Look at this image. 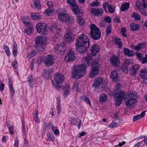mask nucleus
I'll return each instance as SVG.
<instances>
[{
    "label": "nucleus",
    "instance_id": "26",
    "mask_svg": "<svg viewBox=\"0 0 147 147\" xmlns=\"http://www.w3.org/2000/svg\"><path fill=\"white\" fill-rule=\"evenodd\" d=\"M65 91L63 92V95L66 97L68 95L70 91V86L68 84H66L64 88Z\"/></svg>",
    "mask_w": 147,
    "mask_h": 147
},
{
    "label": "nucleus",
    "instance_id": "22",
    "mask_svg": "<svg viewBox=\"0 0 147 147\" xmlns=\"http://www.w3.org/2000/svg\"><path fill=\"white\" fill-rule=\"evenodd\" d=\"M34 46L35 49L39 52H43L45 50V46L44 44L34 45Z\"/></svg>",
    "mask_w": 147,
    "mask_h": 147
},
{
    "label": "nucleus",
    "instance_id": "37",
    "mask_svg": "<svg viewBox=\"0 0 147 147\" xmlns=\"http://www.w3.org/2000/svg\"><path fill=\"white\" fill-rule=\"evenodd\" d=\"M78 22L79 24L81 26H83L85 25V22L84 20L80 16H77Z\"/></svg>",
    "mask_w": 147,
    "mask_h": 147
},
{
    "label": "nucleus",
    "instance_id": "63",
    "mask_svg": "<svg viewBox=\"0 0 147 147\" xmlns=\"http://www.w3.org/2000/svg\"><path fill=\"white\" fill-rule=\"evenodd\" d=\"M113 20L117 23H120L121 21L119 18L117 16L115 17L114 18Z\"/></svg>",
    "mask_w": 147,
    "mask_h": 147
},
{
    "label": "nucleus",
    "instance_id": "1",
    "mask_svg": "<svg viewBox=\"0 0 147 147\" xmlns=\"http://www.w3.org/2000/svg\"><path fill=\"white\" fill-rule=\"evenodd\" d=\"M90 43L89 37L85 34L78 35L75 45L76 51L80 54H85L89 46Z\"/></svg>",
    "mask_w": 147,
    "mask_h": 147
},
{
    "label": "nucleus",
    "instance_id": "5",
    "mask_svg": "<svg viewBox=\"0 0 147 147\" xmlns=\"http://www.w3.org/2000/svg\"><path fill=\"white\" fill-rule=\"evenodd\" d=\"M54 77L56 83L53 80L51 81V83L55 87L60 88L61 87L60 84L62 83L64 80L63 75L61 74L57 73L55 74Z\"/></svg>",
    "mask_w": 147,
    "mask_h": 147
},
{
    "label": "nucleus",
    "instance_id": "10",
    "mask_svg": "<svg viewBox=\"0 0 147 147\" xmlns=\"http://www.w3.org/2000/svg\"><path fill=\"white\" fill-rule=\"evenodd\" d=\"M139 72L140 76L143 79V83L147 84V67H144L143 69H141Z\"/></svg>",
    "mask_w": 147,
    "mask_h": 147
},
{
    "label": "nucleus",
    "instance_id": "31",
    "mask_svg": "<svg viewBox=\"0 0 147 147\" xmlns=\"http://www.w3.org/2000/svg\"><path fill=\"white\" fill-rule=\"evenodd\" d=\"M143 45V44L142 43H139L136 46H135L132 44L131 45V47L133 49L139 51L142 48Z\"/></svg>",
    "mask_w": 147,
    "mask_h": 147
},
{
    "label": "nucleus",
    "instance_id": "8",
    "mask_svg": "<svg viewBox=\"0 0 147 147\" xmlns=\"http://www.w3.org/2000/svg\"><path fill=\"white\" fill-rule=\"evenodd\" d=\"M122 85L119 83H117L114 86L115 88L113 91H111L109 92V95L112 97H116L121 92H119V89L121 88ZM121 92H123L122 91ZM125 93V92H124Z\"/></svg>",
    "mask_w": 147,
    "mask_h": 147
},
{
    "label": "nucleus",
    "instance_id": "27",
    "mask_svg": "<svg viewBox=\"0 0 147 147\" xmlns=\"http://www.w3.org/2000/svg\"><path fill=\"white\" fill-rule=\"evenodd\" d=\"M76 58V56H65L64 60L66 62H69L74 61Z\"/></svg>",
    "mask_w": 147,
    "mask_h": 147
},
{
    "label": "nucleus",
    "instance_id": "41",
    "mask_svg": "<svg viewBox=\"0 0 147 147\" xmlns=\"http://www.w3.org/2000/svg\"><path fill=\"white\" fill-rule=\"evenodd\" d=\"M66 3L72 7L75 6L76 2L75 0H67Z\"/></svg>",
    "mask_w": 147,
    "mask_h": 147
},
{
    "label": "nucleus",
    "instance_id": "24",
    "mask_svg": "<svg viewBox=\"0 0 147 147\" xmlns=\"http://www.w3.org/2000/svg\"><path fill=\"white\" fill-rule=\"evenodd\" d=\"M129 26L130 30L134 31L138 30L140 26L139 24L135 23H131L130 24Z\"/></svg>",
    "mask_w": 147,
    "mask_h": 147
},
{
    "label": "nucleus",
    "instance_id": "3",
    "mask_svg": "<svg viewBox=\"0 0 147 147\" xmlns=\"http://www.w3.org/2000/svg\"><path fill=\"white\" fill-rule=\"evenodd\" d=\"M128 97H125V104L127 108L131 109L134 107L136 98L138 97L137 93L134 91H130L127 94Z\"/></svg>",
    "mask_w": 147,
    "mask_h": 147
},
{
    "label": "nucleus",
    "instance_id": "4",
    "mask_svg": "<svg viewBox=\"0 0 147 147\" xmlns=\"http://www.w3.org/2000/svg\"><path fill=\"white\" fill-rule=\"evenodd\" d=\"M90 35L92 38L94 40L99 39L101 36L100 29L94 24H92L90 26Z\"/></svg>",
    "mask_w": 147,
    "mask_h": 147
},
{
    "label": "nucleus",
    "instance_id": "57",
    "mask_svg": "<svg viewBox=\"0 0 147 147\" xmlns=\"http://www.w3.org/2000/svg\"><path fill=\"white\" fill-rule=\"evenodd\" d=\"M75 52V51L70 50L67 53L66 55H75L76 54Z\"/></svg>",
    "mask_w": 147,
    "mask_h": 147
},
{
    "label": "nucleus",
    "instance_id": "59",
    "mask_svg": "<svg viewBox=\"0 0 147 147\" xmlns=\"http://www.w3.org/2000/svg\"><path fill=\"white\" fill-rule=\"evenodd\" d=\"M12 66L14 69H16L18 67V64L17 62L16 61H13L12 63Z\"/></svg>",
    "mask_w": 147,
    "mask_h": 147
},
{
    "label": "nucleus",
    "instance_id": "42",
    "mask_svg": "<svg viewBox=\"0 0 147 147\" xmlns=\"http://www.w3.org/2000/svg\"><path fill=\"white\" fill-rule=\"evenodd\" d=\"M38 110H36L34 114L33 117L34 120L36 123H38L39 122V119L38 115Z\"/></svg>",
    "mask_w": 147,
    "mask_h": 147
},
{
    "label": "nucleus",
    "instance_id": "19",
    "mask_svg": "<svg viewBox=\"0 0 147 147\" xmlns=\"http://www.w3.org/2000/svg\"><path fill=\"white\" fill-rule=\"evenodd\" d=\"M98 72L99 69L98 68H92L89 77L91 78H94L98 75Z\"/></svg>",
    "mask_w": 147,
    "mask_h": 147
},
{
    "label": "nucleus",
    "instance_id": "49",
    "mask_svg": "<svg viewBox=\"0 0 147 147\" xmlns=\"http://www.w3.org/2000/svg\"><path fill=\"white\" fill-rule=\"evenodd\" d=\"M32 28L30 27L25 29L24 30V32L27 35H29L32 34Z\"/></svg>",
    "mask_w": 147,
    "mask_h": 147
},
{
    "label": "nucleus",
    "instance_id": "39",
    "mask_svg": "<svg viewBox=\"0 0 147 147\" xmlns=\"http://www.w3.org/2000/svg\"><path fill=\"white\" fill-rule=\"evenodd\" d=\"M17 44L16 42L14 41L13 43V48L12 50V53L13 55H17L18 51Z\"/></svg>",
    "mask_w": 147,
    "mask_h": 147
},
{
    "label": "nucleus",
    "instance_id": "46",
    "mask_svg": "<svg viewBox=\"0 0 147 147\" xmlns=\"http://www.w3.org/2000/svg\"><path fill=\"white\" fill-rule=\"evenodd\" d=\"M3 48L7 55H10V52L9 47L6 45H4L3 46Z\"/></svg>",
    "mask_w": 147,
    "mask_h": 147
},
{
    "label": "nucleus",
    "instance_id": "14",
    "mask_svg": "<svg viewBox=\"0 0 147 147\" xmlns=\"http://www.w3.org/2000/svg\"><path fill=\"white\" fill-rule=\"evenodd\" d=\"M103 78L101 77H97L94 80L92 86L94 88H98L102 83Z\"/></svg>",
    "mask_w": 147,
    "mask_h": 147
},
{
    "label": "nucleus",
    "instance_id": "40",
    "mask_svg": "<svg viewBox=\"0 0 147 147\" xmlns=\"http://www.w3.org/2000/svg\"><path fill=\"white\" fill-rule=\"evenodd\" d=\"M119 70L122 72L125 73H127L128 72V69L127 66L124 65H121V67H118Z\"/></svg>",
    "mask_w": 147,
    "mask_h": 147
},
{
    "label": "nucleus",
    "instance_id": "50",
    "mask_svg": "<svg viewBox=\"0 0 147 147\" xmlns=\"http://www.w3.org/2000/svg\"><path fill=\"white\" fill-rule=\"evenodd\" d=\"M108 9L109 12L111 13H113L115 12V8L111 4L108 5Z\"/></svg>",
    "mask_w": 147,
    "mask_h": 147
},
{
    "label": "nucleus",
    "instance_id": "61",
    "mask_svg": "<svg viewBox=\"0 0 147 147\" xmlns=\"http://www.w3.org/2000/svg\"><path fill=\"white\" fill-rule=\"evenodd\" d=\"M9 89L10 91L11 92L12 95H13L15 93V91L13 86H9Z\"/></svg>",
    "mask_w": 147,
    "mask_h": 147
},
{
    "label": "nucleus",
    "instance_id": "20",
    "mask_svg": "<svg viewBox=\"0 0 147 147\" xmlns=\"http://www.w3.org/2000/svg\"><path fill=\"white\" fill-rule=\"evenodd\" d=\"M82 61L84 62H86L88 66L91 65V62L93 60L92 56H86V57L82 59Z\"/></svg>",
    "mask_w": 147,
    "mask_h": 147
},
{
    "label": "nucleus",
    "instance_id": "7",
    "mask_svg": "<svg viewBox=\"0 0 147 147\" xmlns=\"http://www.w3.org/2000/svg\"><path fill=\"white\" fill-rule=\"evenodd\" d=\"M55 60L53 56H47L45 57V65L47 67L52 66L55 63Z\"/></svg>",
    "mask_w": 147,
    "mask_h": 147
},
{
    "label": "nucleus",
    "instance_id": "30",
    "mask_svg": "<svg viewBox=\"0 0 147 147\" xmlns=\"http://www.w3.org/2000/svg\"><path fill=\"white\" fill-rule=\"evenodd\" d=\"M137 58L141 61L142 64L147 63V56H136Z\"/></svg>",
    "mask_w": 147,
    "mask_h": 147
},
{
    "label": "nucleus",
    "instance_id": "54",
    "mask_svg": "<svg viewBox=\"0 0 147 147\" xmlns=\"http://www.w3.org/2000/svg\"><path fill=\"white\" fill-rule=\"evenodd\" d=\"M110 5V4H109V3L107 2L104 3L102 5V7L104 9L105 11L106 12H108L107 9V6H108V5Z\"/></svg>",
    "mask_w": 147,
    "mask_h": 147
},
{
    "label": "nucleus",
    "instance_id": "29",
    "mask_svg": "<svg viewBox=\"0 0 147 147\" xmlns=\"http://www.w3.org/2000/svg\"><path fill=\"white\" fill-rule=\"evenodd\" d=\"M30 17L33 20H38L41 17V16L38 13H32L30 14Z\"/></svg>",
    "mask_w": 147,
    "mask_h": 147
},
{
    "label": "nucleus",
    "instance_id": "11",
    "mask_svg": "<svg viewBox=\"0 0 147 147\" xmlns=\"http://www.w3.org/2000/svg\"><path fill=\"white\" fill-rule=\"evenodd\" d=\"M58 16L59 20L62 22H68L70 21V16L66 13H59Z\"/></svg>",
    "mask_w": 147,
    "mask_h": 147
},
{
    "label": "nucleus",
    "instance_id": "15",
    "mask_svg": "<svg viewBox=\"0 0 147 147\" xmlns=\"http://www.w3.org/2000/svg\"><path fill=\"white\" fill-rule=\"evenodd\" d=\"M140 69L139 65L136 64L131 67L129 70L130 74L132 76H135Z\"/></svg>",
    "mask_w": 147,
    "mask_h": 147
},
{
    "label": "nucleus",
    "instance_id": "44",
    "mask_svg": "<svg viewBox=\"0 0 147 147\" xmlns=\"http://www.w3.org/2000/svg\"><path fill=\"white\" fill-rule=\"evenodd\" d=\"M65 39L67 42H72L73 39L72 37L69 34H66L65 35Z\"/></svg>",
    "mask_w": 147,
    "mask_h": 147
},
{
    "label": "nucleus",
    "instance_id": "16",
    "mask_svg": "<svg viewBox=\"0 0 147 147\" xmlns=\"http://www.w3.org/2000/svg\"><path fill=\"white\" fill-rule=\"evenodd\" d=\"M99 47L98 45L93 44L92 46L91 49V55L88 54L87 55H96V54L99 51Z\"/></svg>",
    "mask_w": 147,
    "mask_h": 147
},
{
    "label": "nucleus",
    "instance_id": "58",
    "mask_svg": "<svg viewBox=\"0 0 147 147\" xmlns=\"http://www.w3.org/2000/svg\"><path fill=\"white\" fill-rule=\"evenodd\" d=\"M104 19L107 22L109 23H110L111 22V19L109 16H105Z\"/></svg>",
    "mask_w": 147,
    "mask_h": 147
},
{
    "label": "nucleus",
    "instance_id": "13",
    "mask_svg": "<svg viewBox=\"0 0 147 147\" xmlns=\"http://www.w3.org/2000/svg\"><path fill=\"white\" fill-rule=\"evenodd\" d=\"M90 11L92 14L94 16L100 17L103 14V10L101 8H91Z\"/></svg>",
    "mask_w": 147,
    "mask_h": 147
},
{
    "label": "nucleus",
    "instance_id": "9",
    "mask_svg": "<svg viewBox=\"0 0 147 147\" xmlns=\"http://www.w3.org/2000/svg\"><path fill=\"white\" fill-rule=\"evenodd\" d=\"M113 97L115 99V105L118 106L121 104L122 100L125 99V92H121L117 96Z\"/></svg>",
    "mask_w": 147,
    "mask_h": 147
},
{
    "label": "nucleus",
    "instance_id": "34",
    "mask_svg": "<svg viewBox=\"0 0 147 147\" xmlns=\"http://www.w3.org/2000/svg\"><path fill=\"white\" fill-rule=\"evenodd\" d=\"M129 6V4L128 3H124L122 4L121 7V10L124 11L126 9H127Z\"/></svg>",
    "mask_w": 147,
    "mask_h": 147
},
{
    "label": "nucleus",
    "instance_id": "23",
    "mask_svg": "<svg viewBox=\"0 0 147 147\" xmlns=\"http://www.w3.org/2000/svg\"><path fill=\"white\" fill-rule=\"evenodd\" d=\"M81 120L77 118L72 119L71 123L75 125H78V129L80 128L81 124Z\"/></svg>",
    "mask_w": 147,
    "mask_h": 147
},
{
    "label": "nucleus",
    "instance_id": "6",
    "mask_svg": "<svg viewBox=\"0 0 147 147\" xmlns=\"http://www.w3.org/2000/svg\"><path fill=\"white\" fill-rule=\"evenodd\" d=\"M47 27V24L42 22L38 23L36 24L37 32L43 35L47 34L48 33Z\"/></svg>",
    "mask_w": 147,
    "mask_h": 147
},
{
    "label": "nucleus",
    "instance_id": "33",
    "mask_svg": "<svg viewBox=\"0 0 147 147\" xmlns=\"http://www.w3.org/2000/svg\"><path fill=\"white\" fill-rule=\"evenodd\" d=\"M72 10L75 14H79L80 13V9L76 4L75 6L72 7Z\"/></svg>",
    "mask_w": 147,
    "mask_h": 147
},
{
    "label": "nucleus",
    "instance_id": "17",
    "mask_svg": "<svg viewBox=\"0 0 147 147\" xmlns=\"http://www.w3.org/2000/svg\"><path fill=\"white\" fill-rule=\"evenodd\" d=\"M45 41V38L43 36H39L37 37L35 39L34 45L44 44Z\"/></svg>",
    "mask_w": 147,
    "mask_h": 147
},
{
    "label": "nucleus",
    "instance_id": "45",
    "mask_svg": "<svg viewBox=\"0 0 147 147\" xmlns=\"http://www.w3.org/2000/svg\"><path fill=\"white\" fill-rule=\"evenodd\" d=\"M91 65L92 66V68H98L99 69V64L98 62L96 60H94L92 61V62L91 63Z\"/></svg>",
    "mask_w": 147,
    "mask_h": 147
},
{
    "label": "nucleus",
    "instance_id": "51",
    "mask_svg": "<svg viewBox=\"0 0 147 147\" xmlns=\"http://www.w3.org/2000/svg\"><path fill=\"white\" fill-rule=\"evenodd\" d=\"M140 13L146 16H147V13L146 12L144 8L142 7L138 9Z\"/></svg>",
    "mask_w": 147,
    "mask_h": 147
},
{
    "label": "nucleus",
    "instance_id": "35",
    "mask_svg": "<svg viewBox=\"0 0 147 147\" xmlns=\"http://www.w3.org/2000/svg\"><path fill=\"white\" fill-rule=\"evenodd\" d=\"M131 17L134 18L135 20H140L141 19L140 16L138 13L133 12L131 15Z\"/></svg>",
    "mask_w": 147,
    "mask_h": 147
},
{
    "label": "nucleus",
    "instance_id": "43",
    "mask_svg": "<svg viewBox=\"0 0 147 147\" xmlns=\"http://www.w3.org/2000/svg\"><path fill=\"white\" fill-rule=\"evenodd\" d=\"M21 20L23 23L25 25H28L30 23L28 21V18L26 16L23 17L21 18Z\"/></svg>",
    "mask_w": 147,
    "mask_h": 147
},
{
    "label": "nucleus",
    "instance_id": "53",
    "mask_svg": "<svg viewBox=\"0 0 147 147\" xmlns=\"http://www.w3.org/2000/svg\"><path fill=\"white\" fill-rule=\"evenodd\" d=\"M142 5L141 3L140 0H137L135 5V6L137 8V9H140L142 7L141 6Z\"/></svg>",
    "mask_w": 147,
    "mask_h": 147
},
{
    "label": "nucleus",
    "instance_id": "60",
    "mask_svg": "<svg viewBox=\"0 0 147 147\" xmlns=\"http://www.w3.org/2000/svg\"><path fill=\"white\" fill-rule=\"evenodd\" d=\"M45 58H44L42 57H41L40 58L38 59L37 60V63L38 64H40L43 61L44 62Z\"/></svg>",
    "mask_w": 147,
    "mask_h": 147
},
{
    "label": "nucleus",
    "instance_id": "32",
    "mask_svg": "<svg viewBox=\"0 0 147 147\" xmlns=\"http://www.w3.org/2000/svg\"><path fill=\"white\" fill-rule=\"evenodd\" d=\"M123 52L125 55H134V53L133 51H131L126 48H123Z\"/></svg>",
    "mask_w": 147,
    "mask_h": 147
},
{
    "label": "nucleus",
    "instance_id": "56",
    "mask_svg": "<svg viewBox=\"0 0 147 147\" xmlns=\"http://www.w3.org/2000/svg\"><path fill=\"white\" fill-rule=\"evenodd\" d=\"M99 3L97 2V0H96L90 3V5L91 7L97 6L99 5Z\"/></svg>",
    "mask_w": 147,
    "mask_h": 147
},
{
    "label": "nucleus",
    "instance_id": "28",
    "mask_svg": "<svg viewBox=\"0 0 147 147\" xmlns=\"http://www.w3.org/2000/svg\"><path fill=\"white\" fill-rule=\"evenodd\" d=\"M27 80L30 85V87L31 88H32L34 87V80L33 78L32 75H31V76L28 77L27 78Z\"/></svg>",
    "mask_w": 147,
    "mask_h": 147
},
{
    "label": "nucleus",
    "instance_id": "62",
    "mask_svg": "<svg viewBox=\"0 0 147 147\" xmlns=\"http://www.w3.org/2000/svg\"><path fill=\"white\" fill-rule=\"evenodd\" d=\"M140 118V115H138L134 117L133 118V121H135L138 120Z\"/></svg>",
    "mask_w": 147,
    "mask_h": 147
},
{
    "label": "nucleus",
    "instance_id": "55",
    "mask_svg": "<svg viewBox=\"0 0 147 147\" xmlns=\"http://www.w3.org/2000/svg\"><path fill=\"white\" fill-rule=\"evenodd\" d=\"M7 127H8L10 131L9 134H13V127L11 125H10L9 124L7 125Z\"/></svg>",
    "mask_w": 147,
    "mask_h": 147
},
{
    "label": "nucleus",
    "instance_id": "18",
    "mask_svg": "<svg viewBox=\"0 0 147 147\" xmlns=\"http://www.w3.org/2000/svg\"><path fill=\"white\" fill-rule=\"evenodd\" d=\"M33 2L31 3V7L34 9H38L40 8L41 5L39 0H33Z\"/></svg>",
    "mask_w": 147,
    "mask_h": 147
},
{
    "label": "nucleus",
    "instance_id": "36",
    "mask_svg": "<svg viewBox=\"0 0 147 147\" xmlns=\"http://www.w3.org/2000/svg\"><path fill=\"white\" fill-rule=\"evenodd\" d=\"M116 44L118 46L119 49H121L122 47V43L121 41V39L119 38H116L114 39Z\"/></svg>",
    "mask_w": 147,
    "mask_h": 147
},
{
    "label": "nucleus",
    "instance_id": "64",
    "mask_svg": "<svg viewBox=\"0 0 147 147\" xmlns=\"http://www.w3.org/2000/svg\"><path fill=\"white\" fill-rule=\"evenodd\" d=\"M118 125V123L116 122L111 123L109 125V127L111 128H113L114 127L117 126Z\"/></svg>",
    "mask_w": 147,
    "mask_h": 147
},
{
    "label": "nucleus",
    "instance_id": "2",
    "mask_svg": "<svg viewBox=\"0 0 147 147\" xmlns=\"http://www.w3.org/2000/svg\"><path fill=\"white\" fill-rule=\"evenodd\" d=\"M87 67L84 64L74 65L71 72L72 78H81L86 73Z\"/></svg>",
    "mask_w": 147,
    "mask_h": 147
},
{
    "label": "nucleus",
    "instance_id": "52",
    "mask_svg": "<svg viewBox=\"0 0 147 147\" xmlns=\"http://www.w3.org/2000/svg\"><path fill=\"white\" fill-rule=\"evenodd\" d=\"M111 24H109L107 27L106 30V35L109 34L111 32Z\"/></svg>",
    "mask_w": 147,
    "mask_h": 147
},
{
    "label": "nucleus",
    "instance_id": "12",
    "mask_svg": "<svg viewBox=\"0 0 147 147\" xmlns=\"http://www.w3.org/2000/svg\"><path fill=\"white\" fill-rule=\"evenodd\" d=\"M65 50V45L64 42H62L58 45L57 49L55 50V55H63Z\"/></svg>",
    "mask_w": 147,
    "mask_h": 147
},
{
    "label": "nucleus",
    "instance_id": "25",
    "mask_svg": "<svg viewBox=\"0 0 147 147\" xmlns=\"http://www.w3.org/2000/svg\"><path fill=\"white\" fill-rule=\"evenodd\" d=\"M110 76L113 81H117L118 80V76L117 72L115 71H113L111 72Z\"/></svg>",
    "mask_w": 147,
    "mask_h": 147
},
{
    "label": "nucleus",
    "instance_id": "48",
    "mask_svg": "<svg viewBox=\"0 0 147 147\" xmlns=\"http://www.w3.org/2000/svg\"><path fill=\"white\" fill-rule=\"evenodd\" d=\"M81 98L82 100L86 102L87 103L89 104L90 106L91 105L90 101L87 97L85 95H84L82 96Z\"/></svg>",
    "mask_w": 147,
    "mask_h": 147
},
{
    "label": "nucleus",
    "instance_id": "38",
    "mask_svg": "<svg viewBox=\"0 0 147 147\" xmlns=\"http://www.w3.org/2000/svg\"><path fill=\"white\" fill-rule=\"evenodd\" d=\"M99 98V101L103 103L107 100V96L105 94H103L100 95Z\"/></svg>",
    "mask_w": 147,
    "mask_h": 147
},
{
    "label": "nucleus",
    "instance_id": "21",
    "mask_svg": "<svg viewBox=\"0 0 147 147\" xmlns=\"http://www.w3.org/2000/svg\"><path fill=\"white\" fill-rule=\"evenodd\" d=\"M110 61L112 64L114 66H117L119 63V59L117 56H112L110 58Z\"/></svg>",
    "mask_w": 147,
    "mask_h": 147
},
{
    "label": "nucleus",
    "instance_id": "47",
    "mask_svg": "<svg viewBox=\"0 0 147 147\" xmlns=\"http://www.w3.org/2000/svg\"><path fill=\"white\" fill-rule=\"evenodd\" d=\"M63 33L61 29H58L56 33V36L57 38H59L62 35Z\"/></svg>",
    "mask_w": 147,
    "mask_h": 147
}]
</instances>
